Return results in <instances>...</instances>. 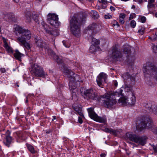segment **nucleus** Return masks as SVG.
<instances>
[{"mask_svg":"<svg viewBox=\"0 0 157 157\" xmlns=\"http://www.w3.org/2000/svg\"><path fill=\"white\" fill-rule=\"evenodd\" d=\"M122 90H121L118 91H115L109 94H105V95L103 96L104 98L103 100L104 105L107 108L111 107L114 104L116 103L117 99H114L117 97H118L121 95ZM119 103H121V104L124 106L127 105H133L136 101V97L133 94L132 95V97L129 98H127L126 97L122 96L118 99Z\"/></svg>","mask_w":157,"mask_h":157,"instance_id":"f257e3e1","label":"nucleus"},{"mask_svg":"<svg viewBox=\"0 0 157 157\" xmlns=\"http://www.w3.org/2000/svg\"><path fill=\"white\" fill-rule=\"evenodd\" d=\"M14 32L17 36V42L27 49H30V45L26 40H29L31 38L32 35L30 31L17 25L14 29Z\"/></svg>","mask_w":157,"mask_h":157,"instance_id":"f03ea898","label":"nucleus"},{"mask_svg":"<svg viewBox=\"0 0 157 157\" xmlns=\"http://www.w3.org/2000/svg\"><path fill=\"white\" fill-rule=\"evenodd\" d=\"M143 71L145 77V79L148 80L154 79L157 81V68L154 63L151 62H147L143 66Z\"/></svg>","mask_w":157,"mask_h":157,"instance_id":"7ed1b4c3","label":"nucleus"},{"mask_svg":"<svg viewBox=\"0 0 157 157\" xmlns=\"http://www.w3.org/2000/svg\"><path fill=\"white\" fill-rule=\"evenodd\" d=\"M84 21V17L74 15L70 20V25L72 34L75 36H79L80 33V25Z\"/></svg>","mask_w":157,"mask_h":157,"instance_id":"20e7f679","label":"nucleus"},{"mask_svg":"<svg viewBox=\"0 0 157 157\" xmlns=\"http://www.w3.org/2000/svg\"><path fill=\"white\" fill-rule=\"evenodd\" d=\"M136 124L137 130L141 131L147 127L151 128L154 133L157 134V127L153 125V122L151 118L144 117L137 121Z\"/></svg>","mask_w":157,"mask_h":157,"instance_id":"39448f33","label":"nucleus"},{"mask_svg":"<svg viewBox=\"0 0 157 157\" xmlns=\"http://www.w3.org/2000/svg\"><path fill=\"white\" fill-rule=\"evenodd\" d=\"M63 72L64 75L70 79L69 84L70 89L71 90L75 89L76 88V82L79 81V75L75 74L71 70L66 67L64 68Z\"/></svg>","mask_w":157,"mask_h":157,"instance_id":"423d86ee","label":"nucleus"},{"mask_svg":"<svg viewBox=\"0 0 157 157\" xmlns=\"http://www.w3.org/2000/svg\"><path fill=\"white\" fill-rule=\"evenodd\" d=\"M35 41L38 47L40 48H44L45 51L47 52L50 51V55L59 64L62 63L63 60L62 57L56 55L53 51L51 50H50L49 47L45 43H43L41 39L36 38Z\"/></svg>","mask_w":157,"mask_h":157,"instance_id":"0eeeda50","label":"nucleus"},{"mask_svg":"<svg viewBox=\"0 0 157 157\" xmlns=\"http://www.w3.org/2000/svg\"><path fill=\"white\" fill-rule=\"evenodd\" d=\"M81 92L82 95L87 100H95L97 98V93L93 89H86L83 88L81 89Z\"/></svg>","mask_w":157,"mask_h":157,"instance_id":"6e6552de","label":"nucleus"},{"mask_svg":"<svg viewBox=\"0 0 157 157\" xmlns=\"http://www.w3.org/2000/svg\"><path fill=\"white\" fill-rule=\"evenodd\" d=\"M126 136L130 140L138 143L140 145H144L146 143L147 138L146 136H141L131 132L127 133Z\"/></svg>","mask_w":157,"mask_h":157,"instance_id":"1a4fd4ad","label":"nucleus"},{"mask_svg":"<svg viewBox=\"0 0 157 157\" xmlns=\"http://www.w3.org/2000/svg\"><path fill=\"white\" fill-rule=\"evenodd\" d=\"M31 74L37 77H42L45 75L43 68L36 64H32L30 69Z\"/></svg>","mask_w":157,"mask_h":157,"instance_id":"9d476101","label":"nucleus"},{"mask_svg":"<svg viewBox=\"0 0 157 157\" xmlns=\"http://www.w3.org/2000/svg\"><path fill=\"white\" fill-rule=\"evenodd\" d=\"M90 117L95 121L105 123L106 121L105 117H99L94 111V109L90 107L87 109Z\"/></svg>","mask_w":157,"mask_h":157,"instance_id":"9b49d317","label":"nucleus"},{"mask_svg":"<svg viewBox=\"0 0 157 157\" xmlns=\"http://www.w3.org/2000/svg\"><path fill=\"white\" fill-rule=\"evenodd\" d=\"M47 21L51 25L56 27L59 26L60 22L58 21V17L55 13H49L47 16Z\"/></svg>","mask_w":157,"mask_h":157,"instance_id":"f8f14e48","label":"nucleus"},{"mask_svg":"<svg viewBox=\"0 0 157 157\" xmlns=\"http://www.w3.org/2000/svg\"><path fill=\"white\" fill-rule=\"evenodd\" d=\"M10 132L9 130H7L3 141L4 144L8 147H10L14 142V139L10 136Z\"/></svg>","mask_w":157,"mask_h":157,"instance_id":"ddd939ff","label":"nucleus"},{"mask_svg":"<svg viewBox=\"0 0 157 157\" xmlns=\"http://www.w3.org/2000/svg\"><path fill=\"white\" fill-rule=\"evenodd\" d=\"M106 75L103 72L100 73L98 76L96 81L98 85L101 88L103 87V84L107 78Z\"/></svg>","mask_w":157,"mask_h":157,"instance_id":"4468645a","label":"nucleus"},{"mask_svg":"<svg viewBox=\"0 0 157 157\" xmlns=\"http://www.w3.org/2000/svg\"><path fill=\"white\" fill-rule=\"evenodd\" d=\"M112 51V59L114 61H121L122 60V55L117 48H114Z\"/></svg>","mask_w":157,"mask_h":157,"instance_id":"2eb2a0df","label":"nucleus"},{"mask_svg":"<svg viewBox=\"0 0 157 157\" xmlns=\"http://www.w3.org/2000/svg\"><path fill=\"white\" fill-rule=\"evenodd\" d=\"M42 25L43 29L48 33L54 36H56L58 35L59 32L57 29L55 28L51 29L50 28L48 29V28H47V25Z\"/></svg>","mask_w":157,"mask_h":157,"instance_id":"dca6fc26","label":"nucleus"},{"mask_svg":"<svg viewBox=\"0 0 157 157\" xmlns=\"http://www.w3.org/2000/svg\"><path fill=\"white\" fill-rule=\"evenodd\" d=\"M125 82L127 84L130 83L131 81L134 82L135 78L133 76H131L128 73H127L123 75L122 76Z\"/></svg>","mask_w":157,"mask_h":157,"instance_id":"f3484780","label":"nucleus"},{"mask_svg":"<svg viewBox=\"0 0 157 157\" xmlns=\"http://www.w3.org/2000/svg\"><path fill=\"white\" fill-rule=\"evenodd\" d=\"M3 40L4 42L3 47L6 49V51L9 54H12L13 53V49L8 44L7 39L3 37Z\"/></svg>","mask_w":157,"mask_h":157,"instance_id":"a211bd4d","label":"nucleus"},{"mask_svg":"<svg viewBox=\"0 0 157 157\" xmlns=\"http://www.w3.org/2000/svg\"><path fill=\"white\" fill-rule=\"evenodd\" d=\"M14 136L17 142H20L23 139L22 132L21 131L14 133Z\"/></svg>","mask_w":157,"mask_h":157,"instance_id":"6ab92c4d","label":"nucleus"},{"mask_svg":"<svg viewBox=\"0 0 157 157\" xmlns=\"http://www.w3.org/2000/svg\"><path fill=\"white\" fill-rule=\"evenodd\" d=\"M145 107L146 108L149 109L150 112H152L154 113L157 115V107H154L152 105H151L150 103H147V104L145 105Z\"/></svg>","mask_w":157,"mask_h":157,"instance_id":"aec40b11","label":"nucleus"},{"mask_svg":"<svg viewBox=\"0 0 157 157\" xmlns=\"http://www.w3.org/2000/svg\"><path fill=\"white\" fill-rule=\"evenodd\" d=\"M73 108L75 111L76 112V113L79 115L80 116L84 117L82 108L77 106L75 104L73 105Z\"/></svg>","mask_w":157,"mask_h":157,"instance_id":"412c9836","label":"nucleus"},{"mask_svg":"<svg viewBox=\"0 0 157 157\" xmlns=\"http://www.w3.org/2000/svg\"><path fill=\"white\" fill-rule=\"evenodd\" d=\"M132 48L133 49V48L131 46L128 45H125L123 47V52L125 54H128L131 52Z\"/></svg>","mask_w":157,"mask_h":157,"instance_id":"4be33fe9","label":"nucleus"},{"mask_svg":"<svg viewBox=\"0 0 157 157\" xmlns=\"http://www.w3.org/2000/svg\"><path fill=\"white\" fill-rule=\"evenodd\" d=\"M101 49L99 46H95L91 45L90 48V52L94 54L96 51H100Z\"/></svg>","mask_w":157,"mask_h":157,"instance_id":"5701e85b","label":"nucleus"},{"mask_svg":"<svg viewBox=\"0 0 157 157\" xmlns=\"http://www.w3.org/2000/svg\"><path fill=\"white\" fill-rule=\"evenodd\" d=\"M99 29L98 26L96 24L93 23L91 25L89 26L88 29L89 30H91L93 32L96 31L98 30Z\"/></svg>","mask_w":157,"mask_h":157,"instance_id":"b1692460","label":"nucleus"},{"mask_svg":"<svg viewBox=\"0 0 157 157\" xmlns=\"http://www.w3.org/2000/svg\"><path fill=\"white\" fill-rule=\"evenodd\" d=\"M92 41V45H95V46H99L100 43L99 40L93 37H91Z\"/></svg>","mask_w":157,"mask_h":157,"instance_id":"393cba45","label":"nucleus"},{"mask_svg":"<svg viewBox=\"0 0 157 157\" xmlns=\"http://www.w3.org/2000/svg\"><path fill=\"white\" fill-rule=\"evenodd\" d=\"M23 55L20 53L18 50H15V52L13 53V56L15 58L19 60L21 59V58Z\"/></svg>","mask_w":157,"mask_h":157,"instance_id":"a878e982","label":"nucleus"},{"mask_svg":"<svg viewBox=\"0 0 157 157\" xmlns=\"http://www.w3.org/2000/svg\"><path fill=\"white\" fill-rule=\"evenodd\" d=\"M99 3L102 4L101 5V7L103 9H105L106 8L107 5V1L106 0H98Z\"/></svg>","mask_w":157,"mask_h":157,"instance_id":"bb28decb","label":"nucleus"},{"mask_svg":"<svg viewBox=\"0 0 157 157\" xmlns=\"http://www.w3.org/2000/svg\"><path fill=\"white\" fill-rule=\"evenodd\" d=\"M31 13L30 12H27L25 14V20L27 22H30L31 21Z\"/></svg>","mask_w":157,"mask_h":157,"instance_id":"cd10ccee","label":"nucleus"},{"mask_svg":"<svg viewBox=\"0 0 157 157\" xmlns=\"http://www.w3.org/2000/svg\"><path fill=\"white\" fill-rule=\"evenodd\" d=\"M26 146L29 151L32 153H34L35 152L33 147L30 144H26Z\"/></svg>","mask_w":157,"mask_h":157,"instance_id":"c85d7f7f","label":"nucleus"},{"mask_svg":"<svg viewBox=\"0 0 157 157\" xmlns=\"http://www.w3.org/2000/svg\"><path fill=\"white\" fill-rule=\"evenodd\" d=\"M125 14L124 13H121L119 15V21L122 24L124 22V18L125 17Z\"/></svg>","mask_w":157,"mask_h":157,"instance_id":"c756f323","label":"nucleus"},{"mask_svg":"<svg viewBox=\"0 0 157 157\" xmlns=\"http://www.w3.org/2000/svg\"><path fill=\"white\" fill-rule=\"evenodd\" d=\"M155 6V5L154 3H148L147 5V8L149 12L152 11V9L154 8Z\"/></svg>","mask_w":157,"mask_h":157,"instance_id":"7c9ffc66","label":"nucleus"},{"mask_svg":"<svg viewBox=\"0 0 157 157\" xmlns=\"http://www.w3.org/2000/svg\"><path fill=\"white\" fill-rule=\"evenodd\" d=\"M104 130L105 132H107L113 133L114 134H116V131L113 129H109L107 128H105L104 129Z\"/></svg>","mask_w":157,"mask_h":157,"instance_id":"2f4dec72","label":"nucleus"},{"mask_svg":"<svg viewBox=\"0 0 157 157\" xmlns=\"http://www.w3.org/2000/svg\"><path fill=\"white\" fill-rule=\"evenodd\" d=\"M149 39L153 41H155L157 40V32H156L155 34L152 37L149 36Z\"/></svg>","mask_w":157,"mask_h":157,"instance_id":"473e14b6","label":"nucleus"},{"mask_svg":"<svg viewBox=\"0 0 157 157\" xmlns=\"http://www.w3.org/2000/svg\"><path fill=\"white\" fill-rule=\"evenodd\" d=\"M93 15L94 19H97L99 17V15L98 12L95 11H93Z\"/></svg>","mask_w":157,"mask_h":157,"instance_id":"72a5a7b5","label":"nucleus"},{"mask_svg":"<svg viewBox=\"0 0 157 157\" xmlns=\"http://www.w3.org/2000/svg\"><path fill=\"white\" fill-rule=\"evenodd\" d=\"M152 48L153 52L157 54V45H155L154 44H152Z\"/></svg>","mask_w":157,"mask_h":157,"instance_id":"f704fd0d","label":"nucleus"},{"mask_svg":"<svg viewBox=\"0 0 157 157\" xmlns=\"http://www.w3.org/2000/svg\"><path fill=\"white\" fill-rule=\"evenodd\" d=\"M136 23L134 20H132L130 23V25L133 28H134L136 27Z\"/></svg>","mask_w":157,"mask_h":157,"instance_id":"c9c22d12","label":"nucleus"},{"mask_svg":"<svg viewBox=\"0 0 157 157\" xmlns=\"http://www.w3.org/2000/svg\"><path fill=\"white\" fill-rule=\"evenodd\" d=\"M125 90L127 91H132V86H127L125 88Z\"/></svg>","mask_w":157,"mask_h":157,"instance_id":"e433bc0d","label":"nucleus"},{"mask_svg":"<svg viewBox=\"0 0 157 157\" xmlns=\"http://www.w3.org/2000/svg\"><path fill=\"white\" fill-rule=\"evenodd\" d=\"M38 18L37 15L36 14H35L33 16V18L36 22H37L38 21Z\"/></svg>","mask_w":157,"mask_h":157,"instance_id":"4c0bfd02","label":"nucleus"},{"mask_svg":"<svg viewBox=\"0 0 157 157\" xmlns=\"http://www.w3.org/2000/svg\"><path fill=\"white\" fill-rule=\"evenodd\" d=\"M84 117H83L82 116L79 117L78 119V122L81 124H82L83 123L82 118Z\"/></svg>","mask_w":157,"mask_h":157,"instance_id":"58836bf2","label":"nucleus"},{"mask_svg":"<svg viewBox=\"0 0 157 157\" xmlns=\"http://www.w3.org/2000/svg\"><path fill=\"white\" fill-rule=\"evenodd\" d=\"M136 14L134 13H132L130 15L129 18V20H130L133 19L134 17H135Z\"/></svg>","mask_w":157,"mask_h":157,"instance_id":"ea45409f","label":"nucleus"},{"mask_svg":"<svg viewBox=\"0 0 157 157\" xmlns=\"http://www.w3.org/2000/svg\"><path fill=\"white\" fill-rule=\"evenodd\" d=\"M62 43H63V45L66 48H69L70 47V44H67V42H66L65 41L63 40L62 41Z\"/></svg>","mask_w":157,"mask_h":157,"instance_id":"a19ab883","label":"nucleus"},{"mask_svg":"<svg viewBox=\"0 0 157 157\" xmlns=\"http://www.w3.org/2000/svg\"><path fill=\"white\" fill-rule=\"evenodd\" d=\"M112 17V16L111 15L108 13L105 15V17L106 19H110Z\"/></svg>","mask_w":157,"mask_h":157,"instance_id":"79ce46f5","label":"nucleus"},{"mask_svg":"<svg viewBox=\"0 0 157 157\" xmlns=\"http://www.w3.org/2000/svg\"><path fill=\"white\" fill-rule=\"evenodd\" d=\"M140 19V21L142 23H144L146 21V17L144 16L141 17Z\"/></svg>","mask_w":157,"mask_h":157,"instance_id":"37998d69","label":"nucleus"},{"mask_svg":"<svg viewBox=\"0 0 157 157\" xmlns=\"http://www.w3.org/2000/svg\"><path fill=\"white\" fill-rule=\"evenodd\" d=\"M113 25L114 26H116V28H117L119 26V24L117 21H115V23L113 24Z\"/></svg>","mask_w":157,"mask_h":157,"instance_id":"c03bdc74","label":"nucleus"},{"mask_svg":"<svg viewBox=\"0 0 157 157\" xmlns=\"http://www.w3.org/2000/svg\"><path fill=\"white\" fill-rule=\"evenodd\" d=\"M138 32L141 34H143L144 33V29H141L138 30Z\"/></svg>","mask_w":157,"mask_h":157,"instance_id":"a18cd8bd","label":"nucleus"},{"mask_svg":"<svg viewBox=\"0 0 157 157\" xmlns=\"http://www.w3.org/2000/svg\"><path fill=\"white\" fill-rule=\"evenodd\" d=\"M0 71L2 73H5L6 72V69L4 68H1L0 69Z\"/></svg>","mask_w":157,"mask_h":157,"instance_id":"49530a36","label":"nucleus"},{"mask_svg":"<svg viewBox=\"0 0 157 157\" xmlns=\"http://www.w3.org/2000/svg\"><path fill=\"white\" fill-rule=\"evenodd\" d=\"M110 10L111 11H114L115 10V8L114 7H113V6H111L110 7Z\"/></svg>","mask_w":157,"mask_h":157,"instance_id":"de8ad7c7","label":"nucleus"},{"mask_svg":"<svg viewBox=\"0 0 157 157\" xmlns=\"http://www.w3.org/2000/svg\"><path fill=\"white\" fill-rule=\"evenodd\" d=\"M113 83L115 87H117V82L116 80H114L113 81Z\"/></svg>","mask_w":157,"mask_h":157,"instance_id":"09e8293b","label":"nucleus"},{"mask_svg":"<svg viewBox=\"0 0 157 157\" xmlns=\"http://www.w3.org/2000/svg\"><path fill=\"white\" fill-rule=\"evenodd\" d=\"M153 148L154 151L155 152H157V146L154 145L153 147Z\"/></svg>","mask_w":157,"mask_h":157,"instance_id":"8fccbe9b","label":"nucleus"},{"mask_svg":"<svg viewBox=\"0 0 157 157\" xmlns=\"http://www.w3.org/2000/svg\"><path fill=\"white\" fill-rule=\"evenodd\" d=\"M155 0H148V3H154Z\"/></svg>","mask_w":157,"mask_h":157,"instance_id":"3c124183","label":"nucleus"},{"mask_svg":"<svg viewBox=\"0 0 157 157\" xmlns=\"http://www.w3.org/2000/svg\"><path fill=\"white\" fill-rule=\"evenodd\" d=\"M46 132L47 134H49L52 132V130L51 129H49L48 130H47L46 131Z\"/></svg>","mask_w":157,"mask_h":157,"instance_id":"603ef678","label":"nucleus"},{"mask_svg":"<svg viewBox=\"0 0 157 157\" xmlns=\"http://www.w3.org/2000/svg\"><path fill=\"white\" fill-rule=\"evenodd\" d=\"M138 3L139 4H141L143 2V0H138Z\"/></svg>","mask_w":157,"mask_h":157,"instance_id":"864d4df0","label":"nucleus"},{"mask_svg":"<svg viewBox=\"0 0 157 157\" xmlns=\"http://www.w3.org/2000/svg\"><path fill=\"white\" fill-rule=\"evenodd\" d=\"M106 154L104 153H102L101 154L100 156L101 157H105L106 156Z\"/></svg>","mask_w":157,"mask_h":157,"instance_id":"5fc2aeb1","label":"nucleus"},{"mask_svg":"<svg viewBox=\"0 0 157 157\" xmlns=\"http://www.w3.org/2000/svg\"><path fill=\"white\" fill-rule=\"evenodd\" d=\"M53 118L52 119V121H54V120H56V116H53Z\"/></svg>","mask_w":157,"mask_h":157,"instance_id":"6e6d98bb","label":"nucleus"},{"mask_svg":"<svg viewBox=\"0 0 157 157\" xmlns=\"http://www.w3.org/2000/svg\"><path fill=\"white\" fill-rule=\"evenodd\" d=\"M135 6L134 5H132V9H135Z\"/></svg>","mask_w":157,"mask_h":157,"instance_id":"4d7b16f0","label":"nucleus"},{"mask_svg":"<svg viewBox=\"0 0 157 157\" xmlns=\"http://www.w3.org/2000/svg\"><path fill=\"white\" fill-rule=\"evenodd\" d=\"M28 102V100L27 98H26V99L25 101V103H27Z\"/></svg>","mask_w":157,"mask_h":157,"instance_id":"13d9d810","label":"nucleus"},{"mask_svg":"<svg viewBox=\"0 0 157 157\" xmlns=\"http://www.w3.org/2000/svg\"><path fill=\"white\" fill-rule=\"evenodd\" d=\"M2 152V150H1V147L0 146V154Z\"/></svg>","mask_w":157,"mask_h":157,"instance_id":"bf43d9fd","label":"nucleus"},{"mask_svg":"<svg viewBox=\"0 0 157 157\" xmlns=\"http://www.w3.org/2000/svg\"><path fill=\"white\" fill-rule=\"evenodd\" d=\"M15 2H19V0H13Z\"/></svg>","mask_w":157,"mask_h":157,"instance_id":"052dcab7","label":"nucleus"},{"mask_svg":"<svg viewBox=\"0 0 157 157\" xmlns=\"http://www.w3.org/2000/svg\"><path fill=\"white\" fill-rule=\"evenodd\" d=\"M16 85L17 86V87H19V86L18 84V83H16Z\"/></svg>","mask_w":157,"mask_h":157,"instance_id":"680f3d73","label":"nucleus"},{"mask_svg":"<svg viewBox=\"0 0 157 157\" xmlns=\"http://www.w3.org/2000/svg\"><path fill=\"white\" fill-rule=\"evenodd\" d=\"M155 16L157 17V12H156L155 13Z\"/></svg>","mask_w":157,"mask_h":157,"instance_id":"e2e57ef3","label":"nucleus"},{"mask_svg":"<svg viewBox=\"0 0 157 157\" xmlns=\"http://www.w3.org/2000/svg\"><path fill=\"white\" fill-rule=\"evenodd\" d=\"M121 0L122 1H124V2H126V1H129V0Z\"/></svg>","mask_w":157,"mask_h":157,"instance_id":"0e129e2a","label":"nucleus"},{"mask_svg":"<svg viewBox=\"0 0 157 157\" xmlns=\"http://www.w3.org/2000/svg\"><path fill=\"white\" fill-rule=\"evenodd\" d=\"M128 143L129 144H133V143L131 142H128Z\"/></svg>","mask_w":157,"mask_h":157,"instance_id":"69168bd1","label":"nucleus"},{"mask_svg":"<svg viewBox=\"0 0 157 157\" xmlns=\"http://www.w3.org/2000/svg\"><path fill=\"white\" fill-rule=\"evenodd\" d=\"M131 144L134 145L135 144L133 143V144Z\"/></svg>","mask_w":157,"mask_h":157,"instance_id":"338daca9","label":"nucleus"},{"mask_svg":"<svg viewBox=\"0 0 157 157\" xmlns=\"http://www.w3.org/2000/svg\"><path fill=\"white\" fill-rule=\"evenodd\" d=\"M30 85H31V86H32V83L31 82H30Z\"/></svg>","mask_w":157,"mask_h":157,"instance_id":"774afa93","label":"nucleus"}]
</instances>
